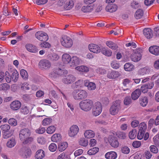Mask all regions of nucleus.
<instances>
[{"label":"nucleus","mask_w":159,"mask_h":159,"mask_svg":"<svg viewBox=\"0 0 159 159\" xmlns=\"http://www.w3.org/2000/svg\"><path fill=\"white\" fill-rule=\"evenodd\" d=\"M72 95L75 100H81L87 98V93L84 90H76L72 92Z\"/></svg>","instance_id":"obj_1"},{"label":"nucleus","mask_w":159,"mask_h":159,"mask_svg":"<svg viewBox=\"0 0 159 159\" xmlns=\"http://www.w3.org/2000/svg\"><path fill=\"white\" fill-rule=\"evenodd\" d=\"M93 104V103L92 100L86 99L80 102L79 103V106L82 110L87 111L91 109Z\"/></svg>","instance_id":"obj_2"},{"label":"nucleus","mask_w":159,"mask_h":159,"mask_svg":"<svg viewBox=\"0 0 159 159\" xmlns=\"http://www.w3.org/2000/svg\"><path fill=\"white\" fill-rule=\"evenodd\" d=\"M142 49L140 48H138L133 50V53L131 55V60L135 62L139 61L142 57L141 53L142 52Z\"/></svg>","instance_id":"obj_3"},{"label":"nucleus","mask_w":159,"mask_h":159,"mask_svg":"<svg viewBox=\"0 0 159 159\" xmlns=\"http://www.w3.org/2000/svg\"><path fill=\"white\" fill-rule=\"evenodd\" d=\"M67 73V70L58 68L54 69L53 71L49 74V76L52 79H54L56 78L57 75L58 76H62Z\"/></svg>","instance_id":"obj_4"},{"label":"nucleus","mask_w":159,"mask_h":159,"mask_svg":"<svg viewBox=\"0 0 159 159\" xmlns=\"http://www.w3.org/2000/svg\"><path fill=\"white\" fill-rule=\"evenodd\" d=\"M120 101L116 100L113 102L110 109V114L114 115L117 114L120 108Z\"/></svg>","instance_id":"obj_5"},{"label":"nucleus","mask_w":159,"mask_h":159,"mask_svg":"<svg viewBox=\"0 0 159 159\" xmlns=\"http://www.w3.org/2000/svg\"><path fill=\"white\" fill-rule=\"evenodd\" d=\"M61 45L66 48H70L72 45L73 42L72 39L66 36H63L61 39Z\"/></svg>","instance_id":"obj_6"},{"label":"nucleus","mask_w":159,"mask_h":159,"mask_svg":"<svg viewBox=\"0 0 159 159\" xmlns=\"http://www.w3.org/2000/svg\"><path fill=\"white\" fill-rule=\"evenodd\" d=\"M32 154L31 149L28 147H23L20 150L19 154L24 159L30 157Z\"/></svg>","instance_id":"obj_7"},{"label":"nucleus","mask_w":159,"mask_h":159,"mask_svg":"<svg viewBox=\"0 0 159 159\" xmlns=\"http://www.w3.org/2000/svg\"><path fill=\"white\" fill-rule=\"evenodd\" d=\"M30 130L28 128L21 129L19 131V136L20 140L22 141L26 138L30 137L31 134Z\"/></svg>","instance_id":"obj_8"},{"label":"nucleus","mask_w":159,"mask_h":159,"mask_svg":"<svg viewBox=\"0 0 159 159\" xmlns=\"http://www.w3.org/2000/svg\"><path fill=\"white\" fill-rule=\"evenodd\" d=\"M102 111V106L99 102H96L93 107V114L95 116H97L100 115Z\"/></svg>","instance_id":"obj_9"},{"label":"nucleus","mask_w":159,"mask_h":159,"mask_svg":"<svg viewBox=\"0 0 159 159\" xmlns=\"http://www.w3.org/2000/svg\"><path fill=\"white\" fill-rule=\"evenodd\" d=\"M35 37L41 41H46L48 39V37L47 33L42 31L37 32L35 34Z\"/></svg>","instance_id":"obj_10"},{"label":"nucleus","mask_w":159,"mask_h":159,"mask_svg":"<svg viewBox=\"0 0 159 159\" xmlns=\"http://www.w3.org/2000/svg\"><path fill=\"white\" fill-rule=\"evenodd\" d=\"M108 141L111 145L114 148H117L119 145L117 138L113 135H110L108 137Z\"/></svg>","instance_id":"obj_11"},{"label":"nucleus","mask_w":159,"mask_h":159,"mask_svg":"<svg viewBox=\"0 0 159 159\" xmlns=\"http://www.w3.org/2000/svg\"><path fill=\"white\" fill-rule=\"evenodd\" d=\"M39 68L42 69H49L51 66L50 62L46 59L41 60L39 63Z\"/></svg>","instance_id":"obj_12"},{"label":"nucleus","mask_w":159,"mask_h":159,"mask_svg":"<svg viewBox=\"0 0 159 159\" xmlns=\"http://www.w3.org/2000/svg\"><path fill=\"white\" fill-rule=\"evenodd\" d=\"M75 80V77L72 75H68L63 77L62 82L66 84H71Z\"/></svg>","instance_id":"obj_13"},{"label":"nucleus","mask_w":159,"mask_h":159,"mask_svg":"<svg viewBox=\"0 0 159 159\" xmlns=\"http://www.w3.org/2000/svg\"><path fill=\"white\" fill-rule=\"evenodd\" d=\"M79 127L76 125H73L70 128L68 135L70 137H74L79 131Z\"/></svg>","instance_id":"obj_14"},{"label":"nucleus","mask_w":159,"mask_h":159,"mask_svg":"<svg viewBox=\"0 0 159 159\" xmlns=\"http://www.w3.org/2000/svg\"><path fill=\"white\" fill-rule=\"evenodd\" d=\"M90 51L94 53H99L101 51L100 47L98 45L94 44H90L89 45Z\"/></svg>","instance_id":"obj_15"},{"label":"nucleus","mask_w":159,"mask_h":159,"mask_svg":"<svg viewBox=\"0 0 159 159\" xmlns=\"http://www.w3.org/2000/svg\"><path fill=\"white\" fill-rule=\"evenodd\" d=\"M120 74L115 70L109 71L107 74V77L110 79H115L119 77Z\"/></svg>","instance_id":"obj_16"},{"label":"nucleus","mask_w":159,"mask_h":159,"mask_svg":"<svg viewBox=\"0 0 159 159\" xmlns=\"http://www.w3.org/2000/svg\"><path fill=\"white\" fill-rule=\"evenodd\" d=\"M62 61L64 64L67 65L68 67H70V63L71 61V58L68 54L65 53L62 56Z\"/></svg>","instance_id":"obj_17"},{"label":"nucleus","mask_w":159,"mask_h":159,"mask_svg":"<svg viewBox=\"0 0 159 159\" xmlns=\"http://www.w3.org/2000/svg\"><path fill=\"white\" fill-rule=\"evenodd\" d=\"M80 61V59L77 56H73L70 63V67L72 68L75 67L79 64Z\"/></svg>","instance_id":"obj_18"},{"label":"nucleus","mask_w":159,"mask_h":159,"mask_svg":"<svg viewBox=\"0 0 159 159\" xmlns=\"http://www.w3.org/2000/svg\"><path fill=\"white\" fill-rule=\"evenodd\" d=\"M154 85L153 83L152 82L148 84L143 85L141 87V91L143 93H146L148 89H151L153 87Z\"/></svg>","instance_id":"obj_19"},{"label":"nucleus","mask_w":159,"mask_h":159,"mask_svg":"<svg viewBox=\"0 0 159 159\" xmlns=\"http://www.w3.org/2000/svg\"><path fill=\"white\" fill-rule=\"evenodd\" d=\"M21 103L19 101H15L10 104V107L13 110H17L21 107Z\"/></svg>","instance_id":"obj_20"},{"label":"nucleus","mask_w":159,"mask_h":159,"mask_svg":"<svg viewBox=\"0 0 159 159\" xmlns=\"http://www.w3.org/2000/svg\"><path fill=\"white\" fill-rule=\"evenodd\" d=\"M143 34L148 39H150L153 37L152 31L150 28L145 29L143 30Z\"/></svg>","instance_id":"obj_21"},{"label":"nucleus","mask_w":159,"mask_h":159,"mask_svg":"<svg viewBox=\"0 0 159 159\" xmlns=\"http://www.w3.org/2000/svg\"><path fill=\"white\" fill-rule=\"evenodd\" d=\"M148 50L149 52L155 55H159V47L157 46H153L150 47Z\"/></svg>","instance_id":"obj_22"},{"label":"nucleus","mask_w":159,"mask_h":159,"mask_svg":"<svg viewBox=\"0 0 159 159\" xmlns=\"http://www.w3.org/2000/svg\"><path fill=\"white\" fill-rule=\"evenodd\" d=\"M84 85L85 86L87 87L88 89L90 91L94 90L96 88V84L92 82H89L88 81H84Z\"/></svg>","instance_id":"obj_23"},{"label":"nucleus","mask_w":159,"mask_h":159,"mask_svg":"<svg viewBox=\"0 0 159 159\" xmlns=\"http://www.w3.org/2000/svg\"><path fill=\"white\" fill-rule=\"evenodd\" d=\"M117 6L114 4L108 5L106 7V11L110 12H113L117 10Z\"/></svg>","instance_id":"obj_24"},{"label":"nucleus","mask_w":159,"mask_h":159,"mask_svg":"<svg viewBox=\"0 0 159 159\" xmlns=\"http://www.w3.org/2000/svg\"><path fill=\"white\" fill-rule=\"evenodd\" d=\"M117 156L116 153L113 151L108 152L105 155V157L107 159H116Z\"/></svg>","instance_id":"obj_25"},{"label":"nucleus","mask_w":159,"mask_h":159,"mask_svg":"<svg viewBox=\"0 0 159 159\" xmlns=\"http://www.w3.org/2000/svg\"><path fill=\"white\" fill-rule=\"evenodd\" d=\"M141 94V91L139 89H137L131 94V98L133 100L137 99L140 96Z\"/></svg>","instance_id":"obj_26"},{"label":"nucleus","mask_w":159,"mask_h":159,"mask_svg":"<svg viewBox=\"0 0 159 159\" xmlns=\"http://www.w3.org/2000/svg\"><path fill=\"white\" fill-rule=\"evenodd\" d=\"M26 49L29 52L32 53H36L38 52V49L35 46L30 44H27L25 46Z\"/></svg>","instance_id":"obj_27"},{"label":"nucleus","mask_w":159,"mask_h":159,"mask_svg":"<svg viewBox=\"0 0 159 159\" xmlns=\"http://www.w3.org/2000/svg\"><path fill=\"white\" fill-rule=\"evenodd\" d=\"M45 156L44 151L42 149L38 150L36 153L35 157L37 159H42Z\"/></svg>","instance_id":"obj_28"},{"label":"nucleus","mask_w":159,"mask_h":159,"mask_svg":"<svg viewBox=\"0 0 159 159\" xmlns=\"http://www.w3.org/2000/svg\"><path fill=\"white\" fill-rule=\"evenodd\" d=\"M75 70L80 73H86L89 71V68L87 66H78L75 68Z\"/></svg>","instance_id":"obj_29"},{"label":"nucleus","mask_w":159,"mask_h":159,"mask_svg":"<svg viewBox=\"0 0 159 159\" xmlns=\"http://www.w3.org/2000/svg\"><path fill=\"white\" fill-rule=\"evenodd\" d=\"M51 139L52 142H57L61 140V136L60 134H55L52 136Z\"/></svg>","instance_id":"obj_30"},{"label":"nucleus","mask_w":159,"mask_h":159,"mask_svg":"<svg viewBox=\"0 0 159 159\" xmlns=\"http://www.w3.org/2000/svg\"><path fill=\"white\" fill-rule=\"evenodd\" d=\"M84 136L87 138L90 139L95 136L94 132L91 130H88L85 131L84 133Z\"/></svg>","instance_id":"obj_31"},{"label":"nucleus","mask_w":159,"mask_h":159,"mask_svg":"<svg viewBox=\"0 0 159 159\" xmlns=\"http://www.w3.org/2000/svg\"><path fill=\"white\" fill-rule=\"evenodd\" d=\"M68 146V144L66 142H64L59 143L58 145V149L60 152L64 151Z\"/></svg>","instance_id":"obj_32"},{"label":"nucleus","mask_w":159,"mask_h":159,"mask_svg":"<svg viewBox=\"0 0 159 159\" xmlns=\"http://www.w3.org/2000/svg\"><path fill=\"white\" fill-rule=\"evenodd\" d=\"M106 44L109 48L113 50H116L118 48L117 44L111 41H107Z\"/></svg>","instance_id":"obj_33"},{"label":"nucleus","mask_w":159,"mask_h":159,"mask_svg":"<svg viewBox=\"0 0 159 159\" xmlns=\"http://www.w3.org/2000/svg\"><path fill=\"white\" fill-rule=\"evenodd\" d=\"M12 80L14 82H16L18 78L19 74L16 70H14L12 72L11 75Z\"/></svg>","instance_id":"obj_34"},{"label":"nucleus","mask_w":159,"mask_h":159,"mask_svg":"<svg viewBox=\"0 0 159 159\" xmlns=\"http://www.w3.org/2000/svg\"><path fill=\"white\" fill-rule=\"evenodd\" d=\"M59 57L56 53H51L48 56V59L51 61H56L59 59Z\"/></svg>","instance_id":"obj_35"},{"label":"nucleus","mask_w":159,"mask_h":159,"mask_svg":"<svg viewBox=\"0 0 159 159\" xmlns=\"http://www.w3.org/2000/svg\"><path fill=\"white\" fill-rule=\"evenodd\" d=\"M150 69L149 67H146L140 69L139 71V73L141 75H144L149 72Z\"/></svg>","instance_id":"obj_36"},{"label":"nucleus","mask_w":159,"mask_h":159,"mask_svg":"<svg viewBox=\"0 0 159 159\" xmlns=\"http://www.w3.org/2000/svg\"><path fill=\"white\" fill-rule=\"evenodd\" d=\"M93 8V6L92 5L83 6L81 10L84 12H88L92 11Z\"/></svg>","instance_id":"obj_37"},{"label":"nucleus","mask_w":159,"mask_h":159,"mask_svg":"<svg viewBox=\"0 0 159 159\" xmlns=\"http://www.w3.org/2000/svg\"><path fill=\"white\" fill-rule=\"evenodd\" d=\"M139 102L140 105L143 107H145L148 102V98L147 97H142L139 99Z\"/></svg>","instance_id":"obj_38"},{"label":"nucleus","mask_w":159,"mask_h":159,"mask_svg":"<svg viewBox=\"0 0 159 159\" xmlns=\"http://www.w3.org/2000/svg\"><path fill=\"white\" fill-rule=\"evenodd\" d=\"M143 15V12L142 10L139 9L137 10L135 13V17L136 19H140Z\"/></svg>","instance_id":"obj_39"},{"label":"nucleus","mask_w":159,"mask_h":159,"mask_svg":"<svg viewBox=\"0 0 159 159\" xmlns=\"http://www.w3.org/2000/svg\"><path fill=\"white\" fill-rule=\"evenodd\" d=\"M124 68L126 71H131L134 68V65L130 63H126L124 66Z\"/></svg>","instance_id":"obj_40"},{"label":"nucleus","mask_w":159,"mask_h":159,"mask_svg":"<svg viewBox=\"0 0 159 159\" xmlns=\"http://www.w3.org/2000/svg\"><path fill=\"white\" fill-rule=\"evenodd\" d=\"M101 52L104 55L107 57H110L111 56L112 54V52L111 50L106 49L105 48H102Z\"/></svg>","instance_id":"obj_41"},{"label":"nucleus","mask_w":159,"mask_h":159,"mask_svg":"<svg viewBox=\"0 0 159 159\" xmlns=\"http://www.w3.org/2000/svg\"><path fill=\"white\" fill-rule=\"evenodd\" d=\"M147 125L145 123L143 122L141 123L139 126V131L145 132L147 129Z\"/></svg>","instance_id":"obj_42"},{"label":"nucleus","mask_w":159,"mask_h":159,"mask_svg":"<svg viewBox=\"0 0 159 159\" xmlns=\"http://www.w3.org/2000/svg\"><path fill=\"white\" fill-rule=\"evenodd\" d=\"M74 5V3L73 1L70 0L66 3L64 7L66 10H70L73 7Z\"/></svg>","instance_id":"obj_43"},{"label":"nucleus","mask_w":159,"mask_h":159,"mask_svg":"<svg viewBox=\"0 0 159 159\" xmlns=\"http://www.w3.org/2000/svg\"><path fill=\"white\" fill-rule=\"evenodd\" d=\"M16 144V142L14 139L12 138L9 140L7 143V147L11 148L14 147Z\"/></svg>","instance_id":"obj_44"},{"label":"nucleus","mask_w":159,"mask_h":159,"mask_svg":"<svg viewBox=\"0 0 159 159\" xmlns=\"http://www.w3.org/2000/svg\"><path fill=\"white\" fill-rule=\"evenodd\" d=\"M99 149L97 147H94L89 149L87 152L88 154L89 155H94L99 151Z\"/></svg>","instance_id":"obj_45"},{"label":"nucleus","mask_w":159,"mask_h":159,"mask_svg":"<svg viewBox=\"0 0 159 159\" xmlns=\"http://www.w3.org/2000/svg\"><path fill=\"white\" fill-rule=\"evenodd\" d=\"M20 74L22 77L25 80H27L28 77L27 72L25 70L21 69L20 71Z\"/></svg>","instance_id":"obj_46"},{"label":"nucleus","mask_w":159,"mask_h":159,"mask_svg":"<svg viewBox=\"0 0 159 159\" xmlns=\"http://www.w3.org/2000/svg\"><path fill=\"white\" fill-rule=\"evenodd\" d=\"M79 143L81 146L86 147L88 145V142L87 140L84 138H81L80 139Z\"/></svg>","instance_id":"obj_47"},{"label":"nucleus","mask_w":159,"mask_h":159,"mask_svg":"<svg viewBox=\"0 0 159 159\" xmlns=\"http://www.w3.org/2000/svg\"><path fill=\"white\" fill-rule=\"evenodd\" d=\"M0 128L2 132H3L9 131L10 127L9 125L6 124L1 125Z\"/></svg>","instance_id":"obj_48"},{"label":"nucleus","mask_w":159,"mask_h":159,"mask_svg":"<svg viewBox=\"0 0 159 159\" xmlns=\"http://www.w3.org/2000/svg\"><path fill=\"white\" fill-rule=\"evenodd\" d=\"M132 100L130 96H126L124 98V103L125 105H128L131 103Z\"/></svg>","instance_id":"obj_49"},{"label":"nucleus","mask_w":159,"mask_h":159,"mask_svg":"<svg viewBox=\"0 0 159 159\" xmlns=\"http://www.w3.org/2000/svg\"><path fill=\"white\" fill-rule=\"evenodd\" d=\"M57 159H69V156L67 154L63 152L58 156Z\"/></svg>","instance_id":"obj_50"},{"label":"nucleus","mask_w":159,"mask_h":159,"mask_svg":"<svg viewBox=\"0 0 159 159\" xmlns=\"http://www.w3.org/2000/svg\"><path fill=\"white\" fill-rule=\"evenodd\" d=\"M56 128L54 126H50L48 127L47 129V132L48 134H52L55 131Z\"/></svg>","instance_id":"obj_51"},{"label":"nucleus","mask_w":159,"mask_h":159,"mask_svg":"<svg viewBox=\"0 0 159 159\" xmlns=\"http://www.w3.org/2000/svg\"><path fill=\"white\" fill-rule=\"evenodd\" d=\"M52 119L50 118H46L43 119L42 122V125L43 126H47L51 123Z\"/></svg>","instance_id":"obj_52"},{"label":"nucleus","mask_w":159,"mask_h":159,"mask_svg":"<svg viewBox=\"0 0 159 159\" xmlns=\"http://www.w3.org/2000/svg\"><path fill=\"white\" fill-rule=\"evenodd\" d=\"M20 110L21 112L25 115L28 114L29 112L28 108L25 106H22Z\"/></svg>","instance_id":"obj_53"},{"label":"nucleus","mask_w":159,"mask_h":159,"mask_svg":"<svg viewBox=\"0 0 159 159\" xmlns=\"http://www.w3.org/2000/svg\"><path fill=\"white\" fill-rule=\"evenodd\" d=\"M49 150L52 152L55 151L57 149V146L55 143H52L49 146Z\"/></svg>","instance_id":"obj_54"},{"label":"nucleus","mask_w":159,"mask_h":159,"mask_svg":"<svg viewBox=\"0 0 159 159\" xmlns=\"http://www.w3.org/2000/svg\"><path fill=\"white\" fill-rule=\"evenodd\" d=\"M8 123L9 125L13 126H15L17 125L16 120L13 118L10 119L8 120Z\"/></svg>","instance_id":"obj_55"},{"label":"nucleus","mask_w":159,"mask_h":159,"mask_svg":"<svg viewBox=\"0 0 159 159\" xmlns=\"http://www.w3.org/2000/svg\"><path fill=\"white\" fill-rule=\"evenodd\" d=\"M82 83L83 80H79L76 81L74 84H73V85L74 86V88H79L81 87Z\"/></svg>","instance_id":"obj_56"},{"label":"nucleus","mask_w":159,"mask_h":159,"mask_svg":"<svg viewBox=\"0 0 159 159\" xmlns=\"http://www.w3.org/2000/svg\"><path fill=\"white\" fill-rule=\"evenodd\" d=\"M121 151L122 153L128 154L130 150L128 147L125 146L121 148Z\"/></svg>","instance_id":"obj_57"},{"label":"nucleus","mask_w":159,"mask_h":159,"mask_svg":"<svg viewBox=\"0 0 159 159\" xmlns=\"http://www.w3.org/2000/svg\"><path fill=\"white\" fill-rule=\"evenodd\" d=\"M136 132L135 130H132L129 133V136L131 139H134L136 136Z\"/></svg>","instance_id":"obj_58"},{"label":"nucleus","mask_w":159,"mask_h":159,"mask_svg":"<svg viewBox=\"0 0 159 159\" xmlns=\"http://www.w3.org/2000/svg\"><path fill=\"white\" fill-rule=\"evenodd\" d=\"M10 86L7 84H2L0 85V90H5L9 89Z\"/></svg>","instance_id":"obj_59"},{"label":"nucleus","mask_w":159,"mask_h":159,"mask_svg":"<svg viewBox=\"0 0 159 159\" xmlns=\"http://www.w3.org/2000/svg\"><path fill=\"white\" fill-rule=\"evenodd\" d=\"M3 137L4 139H7L10 137L12 135V134L11 132L10 131H7L3 132Z\"/></svg>","instance_id":"obj_60"},{"label":"nucleus","mask_w":159,"mask_h":159,"mask_svg":"<svg viewBox=\"0 0 159 159\" xmlns=\"http://www.w3.org/2000/svg\"><path fill=\"white\" fill-rule=\"evenodd\" d=\"M131 6L132 8L136 9L139 7V3L136 1H133L131 2Z\"/></svg>","instance_id":"obj_61"},{"label":"nucleus","mask_w":159,"mask_h":159,"mask_svg":"<svg viewBox=\"0 0 159 159\" xmlns=\"http://www.w3.org/2000/svg\"><path fill=\"white\" fill-rule=\"evenodd\" d=\"M150 151L153 153H156L158 152V149L157 147L154 145H151L150 147Z\"/></svg>","instance_id":"obj_62"},{"label":"nucleus","mask_w":159,"mask_h":159,"mask_svg":"<svg viewBox=\"0 0 159 159\" xmlns=\"http://www.w3.org/2000/svg\"><path fill=\"white\" fill-rule=\"evenodd\" d=\"M132 145L134 148H138L141 145V143L139 141H135L133 142Z\"/></svg>","instance_id":"obj_63"},{"label":"nucleus","mask_w":159,"mask_h":159,"mask_svg":"<svg viewBox=\"0 0 159 159\" xmlns=\"http://www.w3.org/2000/svg\"><path fill=\"white\" fill-rule=\"evenodd\" d=\"M96 71L98 74L101 75H104L106 74V70L104 69L101 68H99L97 69Z\"/></svg>","instance_id":"obj_64"}]
</instances>
